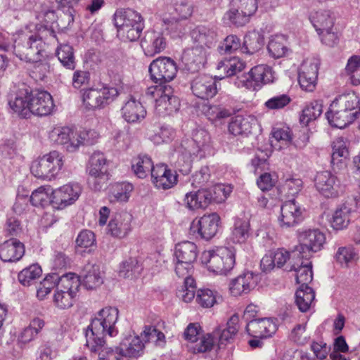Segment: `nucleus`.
<instances>
[{
	"instance_id": "nucleus-1",
	"label": "nucleus",
	"mask_w": 360,
	"mask_h": 360,
	"mask_svg": "<svg viewBox=\"0 0 360 360\" xmlns=\"http://www.w3.org/2000/svg\"><path fill=\"white\" fill-rule=\"evenodd\" d=\"M119 311L115 307H108L101 309L97 316L92 319L86 332V345L91 352H102L107 347L103 338L105 335L116 336L118 330L116 323Z\"/></svg>"
},
{
	"instance_id": "nucleus-2",
	"label": "nucleus",
	"mask_w": 360,
	"mask_h": 360,
	"mask_svg": "<svg viewBox=\"0 0 360 360\" xmlns=\"http://www.w3.org/2000/svg\"><path fill=\"white\" fill-rule=\"evenodd\" d=\"M80 285V279L75 274L69 273L60 276L53 294L54 306L59 309L71 308L76 301Z\"/></svg>"
},
{
	"instance_id": "nucleus-3",
	"label": "nucleus",
	"mask_w": 360,
	"mask_h": 360,
	"mask_svg": "<svg viewBox=\"0 0 360 360\" xmlns=\"http://www.w3.org/2000/svg\"><path fill=\"white\" fill-rule=\"evenodd\" d=\"M63 164V155L52 150L32 161L30 171L38 179L51 181L58 176Z\"/></svg>"
},
{
	"instance_id": "nucleus-4",
	"label": "nucleus",
	"mask_w": 360,
	"mask_h": 360,
	"mask_svg": "<svg viewBox=\"0 0 360 360\" xmlns=\"http://www.w3.org/2000/svg\"><path fill=\"white\" fill-rule=\"evenodd\" d=\"M235 250L229 248H220L216 250H205L201 255V262L209 271L217 274L226 275L235 265Z\"/></svg>"
},
{
	"instance_id": "nucleus-5",
	"label": "nucleus",
	"mask_w": 360,
	"mask_h": 360,
	"mask_svg": "<svg viewBox=\"0 0 360 360\" xmlns=\"http://www.w3.org/2000/svg\"><path fill=\"white\" fill-rule=\"evenodd\" d=\"M210 141V136L206 130L197 129L193 133L192 140L181 145V154L177 161L181 172L188 174L190 172L193 157L196 156L204 147L207 146Z\"/></svg>"
},
{
	"instance_id": "nucleus-6",
	"label": "nucleus",
	"mask_w": 360,
	"mask_h": 360,
	"mask_svg": "<svg viewBox=\"0 0 360 360\" xmlns=\"http://www.w3.org/2000/svg\"><path fill=\"white\" fill-rule=\"evenodd\" d=\"M44 42L37 35H22L15 41L14 53L21 60L37 63L41 60Z\"/></svg>"
},
{
	"instance_id": "nucleus-7",
	"label": "nucleus",
	"mask_w": 360,
	"mask_h": 360,
	"mask_svg": "<svg viewBox=\"0 0 360 360\" xmlns=\"http://www.w3.org/2000/svg\"><path fill=\"white\" fill-rule=\"evenodd\" d=\"M274 72L271 67L259 65L252 68L247 74H242L234 79L235 85L238 88L257 90L263 84L274 81Z\"/></svg>"
},
{
	"instance_id": "nucleus-8",
	"label": "nucleus",
	"mask_w": 360,
	"mask_h": 360,
	"mask_svg": "<svg viewBox=\"0 0 360 360\" xmlns=\"http://www.w3.org/2000/svg\"><path fill=\"white\" fill-rule=\"evenodd\" d=\"M116 88L103 86L101 89H88L82 94V101L86 108L96 110L105 108L118 96Z\"/></svg>"
},
{
	"instance_id": "nucleus-9",
	"label": "nucleus",
	"mask_w": 360,
	"mask_h": 360,
	"mask_svg": "<svg viewBox=\"0 0 360 360\" xmlns=\"http://www.w3.org/2000/svg\"><path fill=\"white\" fill-rule=\"evenodd\" d=\"M148 71L155 83L167 85L176 77L177 66L171 58L159 57L151 62Z\"/></svg>"
},
{
	"instance_id": "nucleus-10",
	"label": "nucleus",
	"mask_w": 360,
	"mask_h": 360,
	"mask_svg": "<svg viewBox=\"0 0 360 360\" xmlns=\"http://www.w3.org/2000/svg\"><path fill=\"white\" fill-rule=\"evenodd\" d=\"M144 347L141 338L135 336L125 338L115 348L107 347L103 352L111 354L113 356L112 360L122 357L137 358L143 354Z\"/></svg>"
},
{
	"instance_id": "nucleus-11",
	"label": "nucleus",
	"mask_w": 360,
	"mask_h": 360,
	"mask_svg": "<svg viewBox=\"0 0 360 360\" xmlns=\"http://www.w3.org/2000/svg\"><path fill=\"white\" fill-rule=\"evenodd\" d=\"M299 246L297 247L300 253L317 252L320 251L326 243L325 234L318 229H309L300 231L298 233Z\"/></svg>"
},
{
	"instance_id": "nucleus-12",
	"label": "nucleus",
	"mask_w": 360,
	"mask_h": 360,
	"mask_svg": "<svg viewBox=\"0 0 360 360\" xmlns=\"http://www.w3.org/2000/svg\"><path fill=\"white\" fill-rule=\"evenodd\" d=\"M314 181L317 191L326 198H336L342 191L339 179L330 172H317Z\"/></svg>"
},
{
	"instance_id": "nucleus-13",
	"label": "nucleus",
	"mask_w": 360,
	"mask_h": 360,
	"mask_svg": "<svg viewBox=\"0 0 360 360\" xmlns=\"http://www.w3.org/2000/svg\"><path fill=\"white\" fill-rule=\"evenodd\" d=\"M81 193L82 188L78 184L64 185L51 192V204L53 207L62 210L73 204Z\"/></svg>"
},
{
	"instance_id": "nucleus-14",
	"label": "nucleus",
	"mask_w": 360,
	"mask_h": 360,
	"mask_svg": "<svg viewBox=\"0 0 360 360\" xmlns=\"http://www.w3.org/2000/svg\"><path fill=\"white\" fill-rule=\"evenodd\" d=\"M303 209L295 199L285 202L281 207L278 223L282 229L295 226L303 219Z\"/></svg>"
},
{
	"instance_id": "nucleus-15",
	"label": "nucleus",
	"mask_w": 360,
	"mask_h": 360,
	"mask_svg": "<svg viewBox=\"0 0 360 360\" xmlns=\"http://www.w3.org/2000/svg\"><path fill=\"white\" fill-rule=\"evenodd\" d=\"M51 141L63 146L68 152L79 149V141L76 139L75 130L69 127H56L49 133Z\"/></svg>"
},
{
	"instance_id": "nucleus-16",
	"label": "nucleus",
	"mask_w": 360,
	"mask_h": 360,
	"mask_svg": "<svg viewBox=\"0 0 360 360\" xmlns=\"http://www.w3.org/2000/svg\"><path fill=\"white\" fill-rule=\"evenodd\" d=\"M319 63L314 58H307L302 63L298 74V81L301 88L312 91L316 86Z\"/></svg>"
},
{
	"instance_id": "nucleus-17",
	"label": "nucleus",
	"mask_w": 360,
	"mask_h": 360,
	"mask_svg": "<svg viewBox=\"0 0 360 360\" xmlns=\"http://www.w3.org/2000/svg\"><path fill=\"white\" fill-rule=\"evenodd\" d=\"M55 105L51 95L45 91H32L30 98V115L46 116L50 115Z\"/></svg>"
},
{
	"instance_id": "nucleus-18",
	"label": "nucleus",
	"mask_w": 360,
	"mask_h": 360,
	"mask_svg": "<svg viewBox=\"0 0 360 360\" xmlns=\"http://www.w3.org/2000/svg\"><path fill=\"white\" fill-rule=\"evenodd\" d=\"M167 44L164 34L154 30L146 32L141 41V48L148 56H154L161 53L166 49Z\"/></svg>"
},
{
	"instance_id": "nucleus-19",
	"label": "nucleus",
	"mask_w": 360,
	"mask_h": 360,
	"mask_svg": "<svg viewBox=\"0 0 360 360\" xmlns=\"http://www.w3.org/2000/svg\"><path fill=\"white\" fill-rule=\"evenodd\" d=\"M184 69L190 72H198L206 63L207 51L200 46H194L186 49L181 56Z\"/></svg>"
},
{
	"instance_id": "nucleus-20",
	"label": "nucleus",
	"mask_w": 360,
	"mask_h": 360,
	"mask_svg": "<svg viewBox=\"0 0 360 360\" xmlns=\"http://www.w3.org/2000/svg\"><path fill=\"white\" fill-rule=\"evenodd\" d=\"M31 89L22 84L15 94L14 98H11L8 104L11 108L19 116L27 118L30 116V98Z\"/></svg>"
},
{
	"instance_id": "nucleus-21",
	"label": "nucleus",
	"mask_w": 360,
	"mask_h": 360,
	"mask_svg": "<svg viewBox=\"0 0 360 360\" xmlns=\"http://www.w3.org/2000/svg\"><path fill=\"white\" fill-rule=\"evenodd\" d=\"M132 216L127 212L115 213L108 225V233L112 236L122 238L131 231Z\"/></svg>"
},
{
	"instance_id": "nucleus-22",
	"label": "nucleus",
	"mask_w": 360,
	"mask_h": 360,
	"mask_svg": "<svg viewBox=\"0 0 360 360\" xmlns=\"http://www.w3.org/2000/svg\"><path fill=\"white\" fill-rule=\"evenodd\" d=\"M153 182L158 188L164 190L171 188L177 184L178 175L175 171L168 168L166 165H156L152 170Z\"/></svg>"
},
{
	"instance_id": "nucleus-23",
	"label": "nucleus",
	"mask_w": 360,
	"mask_h": 360,
	"mask_svg": "<svg viewBox=\"0 0 360 360\" xmlns=\"http://www.w3.org/2000/svg\"><path fill=\"white\" fill-rule=\"evenodd\" d=\"M191 89L195 96L202 99L212 98L217 92L216 81L208 75L195 77L192 82Z\"/></svg>"
},
{
	"instance_id": "nucleus-24",
	"label": "nucleus",
	"mask_w": 360,
	"mask_h": 360,
	"mask_svg": "<svg viewBox=\"0 0 360 360\" xmlns=\"http://www.w3.org/2000/svg\"><path fill=\"white\" fill-rule=\"evenodd\" d=\"M219 216L217 213L203 215L197 222L195 226L193 224L191 229L198 233L202 238L205 240L211 239L217 232Z\"/></svg>"
},
{
	"instance_id": "nucleus-25",
	"label": "nucleus",
	"mask_w": 360,
	"mask_h": 360,
	"mask_svg": "<svg viewBox=\"0 0 360 360\" xmlns=\"http://www.w3.org/2000/svg\"><path fill=\"white\" fill-rule=\"evenodd\" d=\"M259 280L258 274L246 272L233 279L230 283L229 290L233 296H240L248 293L254 289Z\"/></svg>"
},
{
	"instance_id": "nucleus-26",
	"label": "nucleus",
	"mask_w": 360,
	"mask_h": 360,
	"mask_svg": "<svg viewBox=\"0 0 360 360\" xmlns=\"http://www.w3.org/2000/svg\"><path fill=\"white\" fill-rule=\"evenodd\" d=\"M326 117L333 127L340 129L345 128L357 118L356 112H349V111L340 109L333 101L330 105V110L326 113Z\"/></svg>"
},
{
	"instance_id": "nucleus-27",
	"label": "nucleus",
	"mask_w": 360,
	"mask_h": 360,
	"mask_svg": "<svg viewBox=\"0 0 360 360\" xmlns=\"http://www.w3.org/2000/svg\"><path fill=\"white\" fill-rule=\"evenodd\" d=\"M191 37L195 44L205 51L214 47L217 41V34L214 29L205 26H198L193 30Z\"/></svg>"
},
{
	"instance_id": "nucleus-28",
	"label": "nucleus",
	"mask_w": 360,
	"mask_h": 360,
	"mask_svg": "<svg viewBox=\"0 0 360 360\" xmlns=\"http://www.w3.org/2000/svg\"><path fill=\"white\" fill-rule=\"evenodd\" d=\"M248 334L254 338H264L271 336L276 332V324L270 319L250 320L247 323Z\"/></svg>"
},
{
	"instance_id": "nucleus-29",
	"label": "nucleus",
	"mask_w": 360,
	"mask_h": 360,
	"mask_svg": "<svg viewBox=\"0 0 360 360\" xmlns=\"http://www.w3.org/2000/svg\"><path fill=\"white\" fill-rule=\"evenodd\" d=\"M82 277L84 286L88 290H93L103 283L104 273L99 265L89 263L84 266Z\"/></svg>"
},
{
	"instance_id": "nucleus-30",
	"label": "nucleus",
	"mask_w": 360,
	"mask_h": 360,
	"mask_svg": "<svg viewBox=\"0 0 360 360\" xmlns=\"http://www.w3.org/2000/svg\"><path fill=\"white\" fill-rule=\"evenodd\" d=\"M179 107V99L173 95V89L171 86H167L163 95L156 99L155 110L160 115H169L176 112Z\"/></svg>"
},
{
	"instance_id": "nucleus-31",
	"label": "nucleus",
	"mask_w": 360,
	"mask_h": 360,
	"mask_svg": "<svg viewBox=\"0 0 360 360\" xmlns=\"http://www.w3.org/2000/svg\"><path fill=\"white\" fill-rule=\"evenodd\" d=\"M257 120L252 115H236L229 124V131L234 136H247L251 133Z\"/></svg>"
},
{
	"instance_id": "nucleus-32",
	"label": "nucleus",
	"mask_w": 360,
	"mask_h": 360,
	"mask_svg": "<svg viewBox=\"0 0 360 360\" xmlns=\"http://www.w3.org/2000/svg\"><path fill=\"white\" fill-rule=\"evenodd\" d=\"M24 254V245L17 240H7L0 246V259L4 262L19 261Z\"/></svg>"
},
{
	"instance_id": "nucleus-33",
	"label": "nucleus",
	"mask_w": 360,
	"mask_h": 360,
	"mask_svg": "<svg viewBox=\"0 0 360 360\" xmlns=\"http://www.w3.org/2000/svg\"><path fill=\"white\" fill-rule=\"evenodd\" d=\"M213 199L212 192L208 189H199L197 191L187 193L184 202L190 210L205 209Z\"/></svg>"
},
{
	"instance_id": "nucleus-34",
	"label": "nucleus",
	"mask_w": 360,
	"mask_h": 360,
	"mask_svg": "<svg viewBox=\"0 0 360 360\" xmlns=\"http://www.w3.org/2000/svg\"><path fill=\"white\" fill-rule=\"evenodd\" d=\"M141 15L137 11L132 9H117L113 16V21L115 27H117V32H129L126 29L129 25L137 22L141 19Z\"/></svg>"
},
{
	"instance_id": "nucleus-35",
	"label": "nucleus",
	"mask_w": 360,
	"mask_h": 360,
	"mask_svg": "<svg viewBox=\"0 0 360 360\" xmlns=\"http://www.w3.org/2000/svg\"><path fill=\"white\" fill-rule=\"evenodd\" d=\"M122 114L124 119L129 123L139 122L146 115V110L141 102L130 98L122 108Z\"/></svg>"
},
{
	"instance_id": "nucleus-36",
	"label": "nucleus",
	"mask_w": 360,
	"mask_h": 360,
	"mask_svg": "<svg viewBox=\"0 0 360 360\" xmlns=\"http://www.w3.org/2000/svg\"><path fill=\"white\" fill-rule=\"evenodd\" d=\"M354 211L352 202H345L339 205L333 215L332 226L339 230L346 228L351 221L352 214Z\"/></svg>"
},
{
	"instance_id": "nucleus-37",
	"label": "nucleus",
	"mask_w": 360,
	"mask_h": 360,
	"mask_svg": "<svg viewBox=\"0 0 360 360\" xmlns=\"http://www.w3.org/2000/svg\"><path fill=\"white\" fill-rule=\"evenodd\" d=\"M198 250L196 245L190 241H184L176 245V259L186 264H193L197 259Z\"/></svg>"
},
{
	"instance_id": "nucleus-38",
	"label": "nucleus",
	"mask_w": 360,
	"mask_h": 360,
	"mask_svg": "<svg viewBox=\"0 0 360 360\" xmlns=\"http://www.w3.org/2000/svg\"><path fill=\"white\" fill-rule=\"evenodd\" d=\"M288 271H295V276L297 283L300 284V287L303 285H308L313 279L312 264L311 262L304 264L301 262L300 264H293L289 266L288 265L285 269Z\"/></svg>"
},
{
	"instance_id": "nucleus-39",
	"label": "nucleus",
	"mask_w": 360,
	"mask_h": 360,
	"mask_svg": "<svg viewBox=\"0 0 360 360\" xmlns=\"http://www.w3.org/2000/svg\"><path fill=\"white\" fill-rule=\"evenodd\" d=\"M340 109L356 112V117L360 113V99L354 91H349L338 96L334 101Z\"/></svg>"
},
{
	"instance_id": "nucleus-40",
	"label": "nucleus",
	"mask_w": 360,
	"mask_h": 360,
	"mask_svg": "<svg viewBox=\"0 0 360 360\" xmlns=\"http://www.w3.org/2000/svg\"><path fill=\"white\" fill-rule=\"evenodd\" d=\"M314 299L315 292L308 285L299 287L295 292V303L302 312H306L311 308Z\"/></svg>"
},
{
	"instance_id": "nucleus-41",
	"label": "nucleus",
	"mask_w": 360,
	"mask_h": 360,
	"mask_svg": "<svg viewBox=\"0 0 360 360\" xmlns=\"http://www.w3.org/2000/svg\"><path fill=\"white\" fill-rule=\"evenodd\" d=\"M270 56L274 58L284 57L288 51V40L283 34L271 36L267 46Z\"/></svg>"
},
{
	"instance_id": "nucleus-42",
	"label": "nucleus",
	"mask_w": 360,
	"mask_h": 360,
	"mask_svg": "<svg viewBox=\"0 0 360 360\" xmlns=\"http://www.w3.org/2000/svg\"><path fill=\"white\" fill-rule=\"evenodd\" d=\"M264 37L258 31L248 32L245 37L242 46L243 52L253 54L259 51L264 46Z\"/></svg>"
},
{
	"instance_id": "nucleus-43",
	"label": "nucleus",
	"mask_w": 360,
	"mask_h": 360,
	"mask_svg": "<svg viewBox=\"0 0 360 360\" xmlns=\"http://www.w3.org/2000/svg\"><path fill=\"white\" fill-rule=\"evenodd\" d=\"M250 235V222L243 219L236 220L230 236L231 240L234 243H244Z\"/></svg>"
},
{
	"instance_id": "nucleus-44",
	"label": "nucleus",
	"mask_w": 360,
	"mask_h": 360,
	"mask_svg": "<svg viewBox=\"0 0 360 360\" xmlns=\"http://www.w3.org/2000/svg\"><path fill=\"white\" fill-rule=\"evenodd\" d=\"M250 18L251 17L247 15L245 12L240 11V9L237 8L231 3V7L229 11L224 13L223 20L229 25L239 27L248 23Z\"/></svg>"
},
{
	"instance_id": "nucleus-45",
	"label": "nucleus",
	"mask_w": 360,
	"mask_h": 360,
	"mask_svg": "<svg viewBox=\"0 0 360 360\" xmlns=\"http://www.w3.org/2000/svg\"><path fill=\"white\" fill-rule=\"evenodd\" d=\"M56 56L62 65L68 70L76 68V60L72 46L68 44H60L56 50Z\"/></svg>"
},
{
	"instance_id": "nucleus-46",
	"label": "nucleus",
	"mask_w": 360,
	"mask_h": 360,
	"mask_svg": "<svg viewBox=\"0 0 360 360\" xmlns=\"http://www.w3.org/2000/svg\"><path fill=\"white\" fill-rule=\"evenodd\" d=\"M87 174H105L108 171V160L103 153L94 152L90 157L86 168Z\"/></svg>"
},
{
	"instance_id": "nucleus-47",
	"label": "nucleus",
	"mask_w": 360,
	"mask_h": 360,
	"mask_svg": "<svg viewBox=\"0 0 360 360\" xmlns=\"http://www.w3.org/2000/svg\"><path fill=\"white\" fill-rule=\"evenodd\" d=\"M311 21L317 32L333 29L334 25L333 18L329 11L315 12L311 17Z\"/></svg>"
},
{
	"instance_id": "nucleus-48",
	"label": "nucleus",
	"mask_w": 360,
	"mask_h": 360,
	"mask_svg": "<svg viewBox=\"0 0 360 360\" xmlns=\"http://www.w3.org/2000/svg\"><path fill=\"white\" fill-rule=\"evenodd\" d=\"M143 267L136 258H129L122 262L120 266L119 275L124 278H133L138 276Z\"/></svg>"
},
{
	"instance_id": "nucleus-49",
	"label": "nucleus",
	"mask_w": 360,
	"mask_h": 360,
	"mask_svg": "<svg viewBox=\"0 0 360 360\" xmlns=\"http://www.w3.org/2000/svg\"><path fill=\"white\" fill-rule=\"evenodd\" d=\"M217 68L224 72V77H231L240 72L245 68V63L238 58H233L219 61Z\"/></svg>"
},
{
	"instance_id": "nucleus-50",
	"label": "nucleus",
	"mask_w": 360,
	"mask_h": 360,
	"mask_svg": "<svg viewBox=\"0 0 360 360\" xmlns=\"http://www.w3.org/2000/svg\"><path fill=\"white\" fill-rule=\"evenodd\" d=\"M348 143L343 137L336 138L333 143V153L331 155V163L338 165L342 162L343 159H346L349 155Z\"/></svg>"
},
{
	"instance_id": "nucleus-51",
	"label": "nucleus",
	"mask_w": 360,
	"mask_h": 360,
	"mask_svg": "<svg viewBox=\"0 0 360 360\" xmlns=\"http://www.w3.org/2000/svg\"><path fill=\"white\" fill-rule=\"evenodd\" d=\"M155 166L151 158L147 155H139L132 165L134 174L141 179L146 177L149 174L152 175V170Z\"/></svg>"
},
{
	"instance_id": "nucleus-52",
	"label": "nucleus",
	"mask_w": 360,
	"mask_h": 360,
	"mask_svg": "<svg viewBox=\"0 0 360 360\" xmlns=\"http://www.w3.org/2000/svg\"><path fill=\"white\" fill-rule=\"evenodd\" d=\"M52 191L50 186H40L32 192L30 201L35 207H45L51 204Z\"/></svg>"
},
{
	"instance_id": "nucleus-53",
	"label": "nucleus",
	"mask_w": 360,
	"mask_h": 360,
	"mask_svg": "<svg viewBox=\"0 0 360 360\" xmlns=\"http://www.w3.org/2000/svg\"><path fill=\"white\" fill-rule=\"evenodd\" d=\"M110 179V174H87V184L94 191H101L106 189Z\"/></svg>"
},
{
	"instance_id": "nucleus-54",
	"label": "nucleus",
	"mask_w": 360,
	"mask_h": 360,
	"mask_svg": "<svg viewBox=\"0 0 360 360\" xmlns=\"http://www.w3.org/2000/svg\"><path fill=\"white\" fill-rule=\"evenodd\" d=\"M41 273L42 270L38 264H32L18 274V281L22 285L29 286L34 281L40 277Z\"/></svg>"
},
{
	"instance_id": "nucleus-55",
	"label": "nucleus",
	"mask_w": 360,
	"mask_h": 360,
	"mask_svg": "<svg viewBox=\"0 0 360 360\" xmlns=\"http://www.w3.org/2000/svg\"><path fill=\"white\" fill-rule=\"evenodd\" d=\"M133 190V186L129 183L116 184L112 186L110 201L127 202Z\"/></svg>"
},
{
	"instance_id": "nucleus-56",
	"label": "nucleus",
	"mask_w": 360,
	"mask_h": 360,
	"mask_svg": "<svg viewBox=\"0 0 360 360\" xmlns=\"http://www.w3.org/2000/svg\"><path fill=\"white\" fill-rule=\"evenodd\" d=\"M322 104L319 101L311 102L302 110L300 116V122L307 124L310 121L316 120L322 113Z\"/></svg>"
},
{
	"instance_id": "nucleus-57",
	"label": "nucleus",
	"mask_w": 360,
	"mask_h": 360,
	"mask_svg": "<svg viewBox=\"0 0 360 360\" xmlns=\"http://www.w3.org/2000/svg\"><path fill=\"white\" fill-rule=\"evenodd\" d=\"M335 259L341 266L347 267L357 259V255L352 247H341L335 254Z\"/></svg>"
},
{
	"instance_id": "nucleus-58",
	"label": "nucleus",
	"mask_w": 360,
	"mask_h": 360,
	"mask_svg": "<svg viewBox=\"0 0 360 360\" xmlns=\"http://www.w3.org/2000/svg\"><path fill=\"white\" fill-rule=\"evenodd\" d=\"M60 277L56 274L47 276L39 284L37 290V296L39 300H44L51 290L56 288L58 279Z\"/></svg>"
},
{
	"instance_id": "nucleus-59",
	"label": "nucleus",
	"mask_w": 360,
	"mask_h": 360,
	"mask_svg": "<svg viewBox=\"0 0 360 360\" xmlns=\"http://www.w3.org/2000/svg\"><path fill=\"white\" fill-rule=\"evenodd\" d=\"M195 282L193 278L184 281V285L176 292L177 297L184 302H191L195 295Z\"/></svg>"
},
{
	"instance_id": "nucleus-60",
	"label": "nucleus",
	"mask_w": 360,
	"mask_h": 360,
	"mask_svg": "<svg viewBox=\"0 0 360 360\" xmlns=\"http://www.w3.org/2000/svg\"><path fill=\"white\" fill-rule=\"evenodd\" d=\"M196 302L203 308H210L217 302L216 294L210 289H200L198 290Z\"/></svg>"
},
{
	"instance_id": "nucleus-61",
	"label": "nucleus",
	"mask_w": 360,
	"mask_h": 360,
	"mask_svg": "<svg viewBox=\"0 0 360 360\" xmlns=\"http://www.w3.org/2000/svg\"><path fill=\"white\" fill-rule=\"evenodd\" d=\"M136 23V25L135 23H131L127 26V28L126 29L129 31V32H117L118 36L130 41H134L139 39L141 33L144 27L143 18H141L139 21H137Z\"/></svg>"
},
{
	"instance_id": "nucleus-62",
	"label": "nucleus",
	"mask_w": 360,
	"mask_h": 360,
	"mask_svg": "<svg viewBox=\"0 0 360 360\" xmlns=\"http://www.w3.org/2000/svg\"><path fill=\"white\" fill-rule=\"evenodd\" d=\"M163 22L166 26V30L171 32L174 37H181L186 32L184 25L174 17L164 18Z\"/></svg>"
},
{
	"instance_id": "nucleus-63",
	"label": "nucleus",
	"mask_w": 360,
	"mask_h": 360,
	"mask_svg": "<svg viewBox=\"0 0 360 360\" xmlns=\"http://www.w3.org/2000/svg\"><path fill=\"white\" fill-rule=\"evenodd\" d=\"M302 188V181L300 179L289 178L285 181L281 189L288 196H295L299 193Z\"/></svg>"
},
{
	"instance_id": "nucleus-64",
	"label": "nucleus",
	"mask_w": 360,
	"mask_h": 360,
	"mask_svg": "<svg viewBox=\"0 0 360 360\" xmlns=\"http://www.w3.org/2000/svg\"><path fill=\"white\" fill-rule=\"evenodd\" d=\"M290 101V98L287 94H280L267 100L264 105L269 110H278L288 105Z\"/></svg>"
}]
</instances>
